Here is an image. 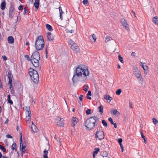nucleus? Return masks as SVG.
Returning <instances> with one entry per match:
<instances>
[{"mask_svg": "<svg viewBox=\"0 0 158 158\" xmlns=\"http://www.w3.org/2000/svg\"><path fill=\"white\" fill-rule=\"evenodd\" d=\"M123 141V139H122L120 138L118 139V142L119 143V145L120 144H122V142Z\"/></svg>", "mask_w": 158, "mask_h": 158, "instance_id": "8fccbe9b", "label": "nucleus"}, {"mask_svg": "<svg viewBox=\"0 0 158 158\" xmlns=\"http://www.w3.org/2000/svg\"><path fill=\"white\" fill-rule=\"evenodd\" d=\"M44 42L43 36H38L35 42V48L37 50H40L44 47Z\"/></svg>", "mask_w": 158, "mask_h": 158, "instance_id": "39448f33", "label": "nucleus"}, {"mask_svg": "<svg viewBox=\"0 0 158 158\" xmlns=\"http://www.w3.org/2000/svg\"><path fill=\"white\" fill-rule=\"evenodd\" d=\"M121 23L127 31H129V25L126 20L124 19H122L120 20Z\"/></svg>", "mask_w": 158, "mask_h": 158, "instance_id": "1a4fd4ad", "label": "nucleus"}, {"mask_svg": "<svg viewBox=\"0 0 158 158\" xmlns=\"http://www.w3.org/2000/svg\"><path fill=\"white\" fill-rule=\"evenodd\" d=\"M23 6L22 5H20L19 8V10H23Z\"/></svg>", "mask_w": 158, "mask_h": 158, "instance_id": "864d4df0", "label": "nucleus"}, {"mask_svg": "<svg viewBox=\"0 0 158 158\" xmlns=\"http://www.w3.org/2000/svg\"><path fill=\"white\" fill-rule=\"evenodd\" d=\"M52 35V34L51 32H48L47 33V36H49V35Z\"/></svg>", "mask_w": 158, "mask_h": 158, "instance_id": "052dcab7", "label": "nucleus"}, {"mask_svg": "<svg viewBox=\"0 0 158 158\" xmlns=\"http://www.w3.org/2000/svg\"><path fill=\"white\" fill-rule=\"evenodd\" d=\"M72 126L73 127L77 124L78 121V120L76 118L73 117L72 118Z\"/></svg>", "mask_w": 158, "mask_h": 158, "instance_id": "4468645a", "label": "nucleus"}, {"mask_svg": "<svg viewBox=\"0 0 158 158\" xmlns=\"http://www.w3.org/2000/svg\"><path fill=\"white\" fill-rule=\"evenodd\" d=\"M98 109L99 110V111L100 112L101 114H102L103 112V106L102 105H101L100 106L98 107Z\"/></svg>", "mask_w": 158, "mask_h": 158, "instance_id": "bb28decb", "label": "nucleus"}, {"mask_svg": "<svg viewBox=\"0 0 158 158\" xmlns=\"http://www.w3.org/2000/svg\"><path fill=\"white\" fill-rule=\"evenodd\" d=\"M92 38L94 40V42H95V41L96 40V39H97V37H96V35H95V34H93L92 35Z\"/></svg>", "mask_w": 158, "mask_h": 158, "instance_id": "a18cd8bd", "label": "nucleus"}, {"mask_svg": "<svg viewBox=\"0 0 158 158\" xmlns=\"http://www.w3.org/2000/svg\"><path fill=\"white\" fill-rule=\"evenodd\" d=\"M76 30V28L75 26L74 27H72V28L70 27L68 28H67L66 29V32L67 33H73Z\"/></svg>", "mask_w": 158, "mask_h": 158, "instance_id": "f8f14e48", "label": "nucleus"}, {"mask_svg": "<svg viewBox=\"0 0 158 158\" xmlns=\"http://www.w3.org/2000/svg\"><path fill=\"white\" fill-rule=\"evenodd\" d=\"M29 74L31 79L35 84H38L39 82V75L37 70L30 68L29 69Z\"/></svg>", "mask_w": 158, "mask_h": 158, "instance_id": "20e7f679", "label": "nucleus"}, {"mask_svg": "<svg viewBox=\"0 0 158 158\" xmlns=\"http://www.w3.org/2000/svg\"><path fill=\"white\" fill-rule=\"evenodd\" d=\"M9 79L8 84H9V88L10 90L12 88V82L13 78H8Z\"/></svg>", "mask_w": 158, "mask_h": 158, "instance_id": "b1692460", "label": "nucleus"}, {"mask_svg": "<svg viewBox=\"0 0 158 158\" xmlns=\"http://www.w3.org/2000/svg\"><path fill=\"white\" fill-rule=\"evenodd\" d=\"M16 144L15 143H14L11 146V149L13 150H15V151H16Z\"/></svg>", "mask_w": 158, "mask_h": 158, "instance_id": "f704fd0d", "label": "nucleus"}, {"mask_svg": "<svg viewBox=\"0 0 158 158\" xmlns=\"http://www.w3.org/2000/svg\"><path fill=\"white\" fill-rule=\"evenodd\" d=\"M87 95H89V96H91V91L90 90H89L88 91V93L87 94Z\"/></svg>", "mask_w": 158, "mask_h": 158, "instance_id": "4d7b16f0", "label": "nucleus"}, {"mask_svg": "<svg viewBox=\"0 0 158 158\" xmlns=\"http://www.w3.org/2000/svg\"><path fill=\"white\" fill-rule=\"evenodd\" d=\"M104 99L107 100L108 102H110L113 99L112 98L108 95H104Z\"/></svg>", "mask_w": 158, "mask_h": 158, "instance_id": "dca6fc26", "label": "nucleus"}, {"mask_svg": "<svg viewBox=\"0 0 158 158\" xmlns=\"http://www.w3.org/2000/svg\"><path fill=\"white\" fill-rule=\"evenodd\" d=\"M11 90L10 91V92H11V94H14V91L13 89H10Z\"/></svg>", "mask_w": 158, "mask_h": 158, "instance_id": "680f3d73", "label": "nucleus"}, {"mask_svg": "<svg viewBox=\"0 0 158 158\" xmlns=\"http://www.w3.org/2000/svg\"><path fill=\"white\" fill-rule=\"evenodd\" d=\"M14 39L12 36H10L8 38V42L9 44H12L14 42Z\"/></svg>", "mask_w": 158, "mask_h": 158, "instance_id": "6ab92c4d", "label": "nucleus"}, {"mask_svg": "<svg viewBox=\"0 0 158 158\" xmlns=\"http://www.w3.org/2000/svg\"><path fill=\"white\" fill-rule=\"evenodd\" d=\"M102 123L103 124V125L105 126V127H107V123L104 120H102Z\"/></svg>", "mask_w": 158, "mask_h": 158, "instance_id": "473e14b6", "label": "nucleus"}, {"mask_svg": "<svg viewBox=\"0 0 158 158\" xmlns=\"http://www.w3.org/2000/svg\"><path fill=\"white\" fill-rule=\"evenodd\" d=\"M39 0H35L34 5L37 10L39 7Z\"/></svg>", "mask_w": 158, "mask_h": 158, "instance_id": "aec40b11", "label": "nucleus"}, {"mask_svg": "<svg viewBox=\"0 0 158 158\" xmlns=\"http://www.w3.org/2000/svg\"><path fill=\"white\" fill-rule=\"evenodd\" d=\"M24 13H23V14L24 15L26 13V12H27V9H26V8H25L24 9Z\"/></svg>", "mask_w": 158, "mask_h": 158, "instance_id": "bf43d9fd", "label": "nucleus"}, {"mask_svg": "<svg viewBox=\"0 0 158 158\" xmlns=\"http://www.w3.org/2000/svg\"><path fill=\"white\" fill-rule=\"evenodd\" d=\"M133 73L134 75L137 78L142 81L143 78L141 75L140 70L136 66H134L133 68Z\"/></svg>", "mask_w": 158, "mask_h": 158, "instance_id": "423d86ee", "label": "nucleus"}, {"mask_svg": "<svg viewBox=\"0 0 158 158\" xmlns=\"http://www.w3.org/2000/svg\"><path fill=\"white\" fill-rule=\"evenodd\" d=\"M56 120L57 121L56 122V124L58 126L60 127H63L64 126V123L63 118L59 117H57L56 119Z\"/></svg>", "mask_w": 158, "mask_h": 158, "instance_id": "9d476101", "label": "nucleus"}, {"mask_svg": "<svg viewBox=\"0 0 158 158\" xmlns=\"http://www.w3.org/2000/svg\"><path fill=\"white\" fill-rule=\"evenodd\" d=\"M83 95H81L79 97V99H80V101H78V102L80 104V105L81 104H82V101L83 100Z\"/></svg>", "mask_w": 158, "mask_h": 158, "instance_id": "2f4dec72", "label": "nucleus"}, {"mask_svg": "<svg viewBox=\"0 0 158 158\" xmlns=\"http://www.w3.org/2000/svg\"><path fill=\"white\" fill-rule=\"evenodd\" d=\"M6 3L5 1L2 2L1 4V9L2 10H3L5 9V8Z\"/></svg>", "mask_w": 158, "mask_h": 158, "instance_id": "393cba45", "label": "nucleus"}, {"mask_svg": "<svg viewBox=\"0 0 158 158\" xmlns=\"http://www.w3.org/2000/svg\"><path fill=\"white\" fill-rule=\"evenodd\" d=\"M135 52H132L131 54V55L132 56H135Z\"/></svg>", "mask_w": 158, "mask_h": 158, "instance_id": "338daca9", "label": "nucleus"}, {"mask_svg": "<svg viewBox=\"0 0 158 158\" xmlns=\"http://www.w3.org/2000/svg\"><path fill=\"white\" fill-rule=\"evenodd\" d=\"M89 88V87L88 85H85L83 87V90H84L85 92H87L88 91Z\"/></svg>", "mask_w": 158, "mask_h": 158, "instance_id": "c756f323", "label": "nucleus"}, {"mask_svg": "<svg viewBox=\"0 0 158 158\" xmlns=\"http://www.w3.org/2000/svg\"><path fill=\"white\" fill-rule=\"evenodd\" d=\"M20 150L22 152V153H23L25 152V150L24 149L26 148V146L25 145H23V144L22 142V135L21 133H20Z\"/></svg>", "mask_w": 158, "mask_h": 158, "instance_id": "9b49d317", "label": "nucleus"}, {"mask_svg": "<svg viewBox=\"0 0 158 158\" xmlns=\"http://www.w3.org/2000/svg\"><path fill=\"white\" fill-rule=\"evenodd\" d=\"M40 59V55L37 51L34 52L31 57V61L33 65L36 68L37 70H40L41 67L39 66V61Z\"/></svg>", "mask_w": 158, "mask_h": 158, "instance_id": "7ed1b4c3", "label": "nucleus"}, {"mask_svg": "<svg viewBox=\"0 0 158 158\" xmlns=\"http://www.w3.org/2000/svg\"><path fill=\"white\" fill-rule=\"evenodd\" d=\"M89 75V72L87 68L84 65H80L78 66L74 73L72 78L73 85L75 83L74 80L79 78L81 81H84L86 80Z\"/></svg>", "mask_w": 158, "mask_h": 158, "instance_id": "f257e3e1", "label": "nucleus"}, {"mask_svg": "<svg viewBox=\"0 0 158 158\" xmlns=\"http://www.w3.org/2000/svg\"><path fill=\"white\" fill-rule=\"evenodd\" d=\"M152 120L153 123L155 125H156L158 123V121L156 118H153L152 119Z\"/></svg>", "mask_w": 158, "mask_h": 158, "instance_id": "a19ab883", "label": "nucleus"}, {"mask_svg": "<svg viewBox=\"0 0 158 158\" xmlns=\"http://www.w3.org/2000/svg\"><path fill=\"white\" fill-rule=\"evenodd\" d=\"M25 57L28 60L30 61L31 60V58L30 59L29 58V56L28 55H26L25 56Z\"/></svg>", "mask_w": 158, "mask_h": 158, "instance_id": "09e8293b", "label": "nucleus"}, {"mask_svg": "<svg viewBox=\"0 0 158 158\" xmlns=\"http://www.w3.org/2000/svg\"><path fill=\"white\" fill-rule=\"evenodd\" d=\"M113 125H114V127L115 128H117V124L116 123H114V124H113Z\"/></svg>", "mask_w": 158, "mask_h": 158, "instance_id": "69168bd1", "label": "nucleus"}, {"mask_svg": "<svg viewBox=\"0 0 158 158\" xmlns=\"http://www.w3.org/2000/svg\"><path fill=\"white\" fill-rule=\"evenodd\" d=\"M59 12H60V18L61 19V20H62V15L64 13V12L62 11L61 8L60 6H59Z\"/></svg>", "mask_w": 158, "mask_h": 158, "instance_id": "5701e85b", "label": "nucleus"}, {"mask_svg": "<svg viewBox=\"0 0 158 158\" xmlns=\"http://www.w3.org/2000/svg\"><path fill=\"white\" fill-rule=\"evenodd\" d=\"M46 26L47 28L49 31H52L53 30V29L52 28V27L51 26L48 24H47L46 25Z\"/></svg>", "mask_w": 158, "mask_h": 158, "instance_id": "c85d7f7f", "label": "nucleus"}, {"mask_svg": "<svg viewBox=\"0 0 158 158\" xmlns=\"http://www.w3.org/2000/svg\"><path fill=\"white\" fill-rule=\"evenodd\" d=\"M89 95H87V98L89 100H90L91 99V98L89 96Z\"/></svg>", "mask_w": 158, "mask_h": 158, "instance_id": "0e129e2a", "label": "nucleus"}, {"mask_svg": "<svg viewBox=\"0 0 158 158\" xmlns=\"http://www.w3.org/2000/svg\"><path fill=\"white\" fill-rule=\"evenodd\" d=\"M7 76L8 78H13V76L12 75L11 72H10L8 73Z\"/></svg>", "mask_w": 158, "mask_h": 158, "instance_id": "37998d69", "label": "nucleus"}, {"mask_svg": "<svg viewBox=\"0 0 158 158\" xmlns=\"http://www.w3.org/2000/svg\"><path fill=\"white\" fill-rule=\"evenodd\" d=\"M103 157H107L108 156V154L106 152H104L102 154Z\"/></svg>", "mask_w": 158, "mask_h": 158, "instance_id": "ea45409f", "label": "nucleus"}, {"mask_svg": "<svg viewBox=\"0 0 158 158\" xmlns=\"http://www.w3.org/2000/svg\"><path fill=\"white\" fill-rule=\"evenodd\" d=\"M122 92V90L120 89H118L116 91V94L118 95H120Z\"/></svg>", "mask_w": 158, "mask_h": 158, "instance_id": "4c0bfd02", "label": "nucleus"}, {"mask_svg": "<svg viewBox=\"0 0 158 158\" xmlns=\"http://www.w3.org/2000/svg\"><path fill=\"white\" fill-rule=\"evenodd\" d=\"M2 58H3V59L4 60H6L7 59V58H6V56H2Z\"/></svg>", "mask_w": 158, "mask_h": 158, "instance_id": "13d9d810", "label": "nucleus"}, {"mask_svg": "<svg viewBox=\"0 0 158 158\" xmlns=\"http://www.w3.org/2000/svg\"><path fill=\"white\" fill-rule=\"evenodd\" d=\"M14 11V9L13 7H10V8L9 17L10 18L12 19L13 17V12Z\"/></svg>", "mask_w": 158, "mask_h": 158, "instance_id": "ddd939ff", "label": "nucleus"}, {"mask_svg": "<svg viewBox=\"0 0 158 158\" xmlns=\"http://www.w3.org/2000/svg\"><path fill=\"white\" fill-rule=\"evenodd\" d=\"M49 149H50V147H48V150H46V149H45V150H44V154L43 155L44 158H48L47 154L48 153V150H49Z\"/></svg>", "mask_w": 158, "mask_h": 158, "instance_id": "412c9836", "label": "nucleus"}, {"mask_svg": "<svg viewBox=\"0 0 158 158\" xmlns=\"http://www.w3.org/2000/svg\"><path fill=\"white\" fill-rule=\"evenodd\" d=\"M6 138H12V136L9 134L6 135Z\"/></svg>", "mask_w": 158, "mask_h": 158, "instance_id": "3c124183", "label": "nucleus"}, {"mask_svg": "<svg viewBox=\"0 0 158 158\" xmlns=\"http://www.w3.org/2000/svg\"><path fill=\"white\" fill-rule=\"evenodd\" d=\"M31 128L33 131L34 132H37L38 129L36 126L35 124H32L31 126Z\"/></svg>", "mask_w": 158, "mask_h": 158, "instance_id": "a211bd4d", "label": "nucleus"}, {"mask_svg": "<svg viewBox=\"0 0 158 158\" xmlns=\"http://www.w3.org/2000/svg\"><path fill=\"white\" fill-rule=\"evenodd\" d=\"M95 151L93 152V154L96 155L97 154L98 152L99 151L100 149L99 148H94Z\"/></svg>", "mask_w": 158, "mask_h": 158, "instance_id": "72a5a7b5", "label": "nucleus"}, {"mask_svg": "<svg viewBox=\"0 0 158 158\" xmlns=\"http://www.w3.org/2000/svg\"><path fill=\"white\" fill-rule=\"evenodd\" d=\"M31 113H30L29 112H28V113L27 114V115L26 116L27 121H29L31 120Z\"/></svg>", "mask_w": 158, "mask_h": 158, "instance_id": "cd10ccee", "label": "nucleus"}, {"mask_svg": "<svg viewBox=\"0 0 158 158\" xmlns=\"http://www.w3.org/2000/svg\"><path fill=\"white\" fill-rule=\"evenodd\" d=\"M0 149L2 150L3 152H5L6 151V149L2 145H0Z\"/></svg>", "mask_w": 158, "mask_h": 158, "instance_id": "79ce46f5", "label": "nucleus"}, {"mask_svg": "<svg viewBox=\"0 0 158 158\" xmlns=\"http://www.w3.org/2000/svg\"><path fill=\"white\" fill-rule=\"evenodd\" d=\"M153 23L156 25H158V17L155 16L152 19Z\"/></svg>", "mask_w": 158, "mask_h": 158, "instance_id": "f3484780", "label": "nucleus"}, {"mask_svg": "<svg viewBox=\"0 0 158 158\" xmlns=\"http://www.w3.org/2000/svg\"><path fill=\"white\" fill-rule=\"evenodd\" d=\"M120 146L122 150V152H123L124 151V149H123V146L122 144H120Z\"/></svg>", "mask_w": 158, "mask_h": 158, "instance_id": "5fc2aeb1", "label": "nucleus"}, {"mask_svg": "<svg viewBox=\"0 0 158 158\" xmlns=\"http://www.w3.org/2000/svg\"><path fill=\"white\" fill-rule=\"evenodd\" d=\"M98 121V118L96 116L90 117L88 118L85 123V126L89 130L94 129L97 125V123Z\"/></svg>", "mask_w": 158, "mask_h": 158, "instance_id": "f03ea898", "label": "nucleus"}, {"mask_svg": "<svg viewBox=\"0 0 158 158\" xmlns=\"http://www.w3.org/2000/svg\"><path fill=\"white\" fill-rule=\"evenodd\" d=\"M10 95L9 94L7 96L8 99L7 101L9 103H10V104H12L13 103V102L12 100H10Z\"/></svg>", "mask_w": 158, "mask_h": 158, "instance_id": "7c9ffc66", "label": "nucleus"}, {"mask_svg": "<svg viewBox=\"0 0 158 158\" xmlns=\"http://www.w3.org/2000/svg\"><path fill=\"white\" fill-rule=\"evenodd\" d=\"M23 109L26 110L27 112V113H28V112L31 113L30 109V106H24L23 107Z\"/></svg>", "mask_w": 158, "mask_h": 158, "instance_id": "4be33fe9", "label": "nucleus"}, {"mask_svg": "<svg viewBox=\"0 0 158 158\" xmlns=\"http://www.w3.org/2000/svg\"><path fill=\"white\" fill-rule=\"evenodd\" d=\"M95 135L96 138H98L100 140L103 139L105 136L104 133L102 131H97Z\"/></svg>", "mask_w": 158, "mask_h": 158, "instance_id": "6e6552de", "label": "nucleus"}, {"mask_svg": "<svg viewBox=\"0 0 158 158\" xmlns=\"http://www.w3.org/2000/svg\"><path fill=\"white\" fill-rule=\"evenodd\" d=\"M69 22V19L68 18H67V19H66V22H65V23H68Z\"/></svg>", "mask_w": 158, "mask_h": 158, "instance_id": "774afa93", "label": "nucleus"}, {"mask_svg": "<svg viewBox=\"0 0 158 158\" xmlns=\"http://www.w3.org/2000/svg\"><path fill=\"white\" fill-rule=\"evenodd\" d=\"M89 3L88 0H84L83 1V3L84 5L87 4Z\"/></svg>", "mask_w": 158, "mask_h": 158, "instance_id": "de8ad7c7", "label": "nucleus"}, {"mask_svg": "<svg viewBox=\"0 0 158 158\" xmlns=\"http://www.w3.org/2000/svg\"><path fill=\"white\" fill-rule=\"evenodd\" d=\"M140 63L142 64V66L143 69V70L148 69V67L147 65H144L143 64L144 63H143L142 62H140Z\"/></svg>", "mask_w": 158, "mask_h": 158, "instance_id": "c9c22d12", "label": "nucleus"}, {"mask_svg": "<svg viewBox=\"0 0 158 158\" xmlns=\"http://www.w3.org/2000/svg\"><path fill=\"white\" fill-rule=\"evenodd\" d=\"M110 113L112 114L117 116H118L120 114V113L118 111L116 110L112 109V110H110Z\"/></svg>", "mask_w": 158, "mask_h": 158, "instance_id": "2eb2a0df", "label": "nucleus"}, {"mask_svg": "<svg viewBox=\"0 0 158 158\" xmlns=\"http://www.w3.org/2000/svg\"><path fill=\"white\" fill-rule=\"evenodd\" d=\"M112 39L110 36H107L106 37V40L105 41L106 43L108 42L109 41L112 40Z\"/></svg>", "mask_w": 158, "mask_h": 158, "instance_id": "58836bf2", "label": "nucleus"}, {"mask_svg": "<svg viewBox=\"0 0 158 158\" xmlns=\"http://www.w3.org/2000/svg\"><path fill=\"white\" fill-rule=\"evenodd\" d=\"M144 73L146 74H147L148 73V69H146L144 70Z\"/></svg>", "mask_w": 158, "mask_h": 158, "instance_id": "6e6d98bb", "label": "nucleus"}, {"mask_svg": "<svg viewBox=\"0 0 158 158\" xmlns=\"http://www.w3.org/2000/svg\"><path fill=\"white\" fill-rule=\"evenodd\" d=\"M108 120L112 124H113L114 123L113 122V120L112 118H109L108 119Z\"/></svg>", "mask_w": 158, "mask_h": 158, "instance_id": "49530a36", "label": "nucleus"}, {"mask_svg": "<svg viewBox=\"0 0 158 158\" xmlns=\"http://www.w3.org/2000/svg\"><path fill=\"white\" fill-rule=\"evenodd\" d=\"M86 114L87 115H89L91 114V110L90 109H88L86 111Z\"/></svg>", "mask_w": 158, "mask_h": 158, "instance_id": "c03bdc74", "label": "nucleus"}, {"mask_svg": "<svg viewBox=\"0 0 158 158\" xmlns=\"http://www.w3.org/2000/svg\"><path fill=\"white\" fill-rule=\"evenodd\" d=\"M131 12L133 14L134 16L135 17H136L135 14V12L133 10H132L131 11Z\"/></svg>", "mask_w": 158, "mask_h": 158, "instance_id": "e2e57ef3", "label": "nucleus"}, {"mask_svg": "<svg viewBox=\"0 0 158 158\" xmlns=\"http://www.w3.org/2000/svg\"><path fill=\"white\" fill-rule=\"evenodd\" d=\"M118 60L119 61H120L122 63H124V61L123 60V58L120 55H119L118 56Z\"/></svg>", "mask_w": 158, "mask_h": 158, "instance_id": "e433bc0d", "label": "nucleus"}, {"mask_svg": "<svg viewBox=\"0 0 158 158\" xmlns=\"http://www.w3.org/2000/svg\"><path fill=\"white\" fill-rule=\"evenodd\" d=\"M140 133H141V136H142V138L143 139H144V138H145V136L143 135V133L142 132H140Z\"/></svg>", "mask_w": 158, "mask_h": 158, "instance_id": "603ef678", "label": "nucleus"}, {"mask_svg": "<svg viewBox=\"0 0 158 158\" xmlns=\"http://www.w3.org/2000/svg\"><path fill=\"white\" fill-rule=\"evenodd\" d=\"M69 44L71 46V49L75 52H77L79 51V49L77 44L71 40H70L69 42Z\"/></svg>", "mask_w": 158, "mask_h": 158, "instance_id": "0eeeda50", "label": "nucleus"}, {"mask_svg": "<svg viewBox=\"0 0 158 158\" xmlns=\"http://www.w3.org/2000/svg\"><path fill=\"white\" fill-rule=\"evenodd\" d=\"M48 40L50 41H52L54 40V36L52 35H51L47 37Z\"/></svg>", "mask_w": 158, "mask_h": 158, "instance_id": "a878e982", "label": "nucleus"}]
</instances>
